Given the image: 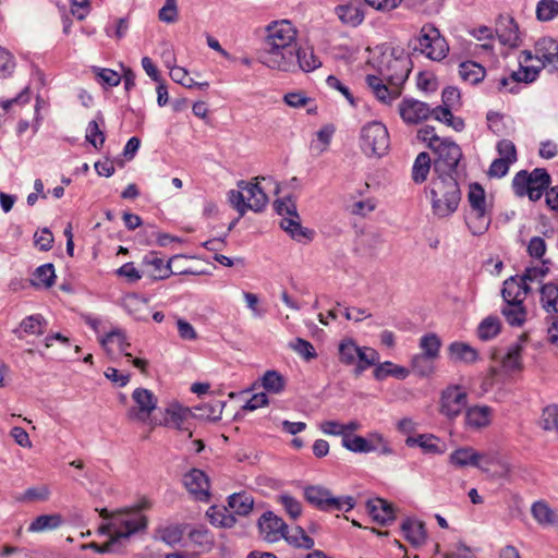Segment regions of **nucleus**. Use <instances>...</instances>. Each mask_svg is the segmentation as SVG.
I'll use <instances>...</instances> for the list:
<instances>
[{
    "label": "nucleus",
    "instance_id": "obj_32",
    "mask_svg": "<svg viewBox=\"0 0 558 558\" xmlns=\"http://www.w3.org/2000/svg\"><path fill=\"white\" fill-rule=\"evenodd\" d=\"M401 530L403 536L414 546L422 545L426 539L424 524L418 520L407 518L401 524Z\"/></svg>",
    "mask_w": 558,
    "mask_h": 558
},
{
    "label": "nucleus",
    "instance_id": "obj_21",
    "mask_svg": "<svg viewBox=\"0 0 558 558\" xmlns=\"http://www.w3.org/2000/svg\"><path fill=\"white\" fill-rule=\"evenodd\" d=\"M496 35L502 45L517 47L520 39L519 25L512 16L500 15L496 25Z\"/></svg>",
    "mask_w": 558,
    "mask_h": 558
},
{
    "label": "nucleus",
    "instance_id": "obj_50",
    "mask_svg": "<svg viewBox=\"0 0 558 558\" xmlns=\"http://www.w3.org/2000/svg\"><path fill=\"white\" fill-rule=\"evenodd\" d=\"M535 13L541 22L553 21L558 16V0H539Z\"/></svg>",
    "mask_w": 558,
    "mask_h": 558
},
{
    "label": "nucleus",
    "instance_id": "obj_28",
    "mask_svg": "<svg viewBox=\"0 0 558 558\" xmlns=\"http://www.w3.org/2000/svg\"><path fill=\"white\" fill-rule=\"evenodd\" d=\"M465 222L473 235H482L490 226L492 213L490 210H469Z\"/></svg>",
    "mask_w": 558,
    "mask_h": 558
},
{
    "label": "nucleus",
    "instance_id": "obj_20",
    "mask_svg": "<svg viewBox=\"0 0 558 558\" xmlns=\"http://www.w3.org/2000/svg\"><path fill=\"white\" fill-rule=\"evenodd\" d=\"M335 13L342 24L357 27L365 19L364 3L361 0H352L337 5Z\"/></svg>",
    "mask_w": 558,
    "mask_h": 558
},
{
    "label": "nucleus",
    "instance_id": "obj_47",
    "mask_svg": "<svg viewBox=\"0 0 558 558\" xmlns=\"http://www.w3.org/2000/svg\"><path fill=\"white\" fill-rule=\"evenodd\" d=\"M500 332V320L496 316L484 318L477 327V336L481 340L487 341Z\"/></svg>",
    "mask_w": 558,
    "mask_h": 558
},
{
    "label": "nucleus",
    "instance_id": "obj_4",
    "mask_svg": "<svg viewBox=\"0 0 558 558\" xmlns=\"http://www.w3.org/2000/svg\"><path fill=\"white\" fill-rule=\"evenodd\" d=\"M228 199L232 207L239 213V218L229 226L231 230L241 217L250 209L260 211L265 208L268 197L259 187L258 183L239 181L238 190H231L228 193Z\"/></svg>",
    "mask_w": 558,
    "mask_h": 558
},
{
    "label": "nucleus",
    "instance_id": "obj_38",
    "mask_svg": "<svg viewBox=\"0 0 558 558\" xmlns=\"http://www.w3.org/2000/svg\"><path fill=\"white\" fill-rule=\"evenodd\" d=\"M99 342L106 351H109L110 343L116 342L121 353L128 357H132L131 353L128 352V349L131 347V344L128 341L124 331L120 328H114L107 332L99 339Z\"/></svg>",
    "mask_w": 558,
    "mask_h": 558
},
{
    "label": "nucleus",
    "instance_id": "obj_53",
    "mask_svg": "<svg viewBox=\"0 0 558 558\" xmlns=\"http://www.w3.org/2000/svg\"><path fill=\"white\" fill-rule=\"evenodd\" d=\"M542 70L543 69L539 65H523L521 63L518 71H512V78L517 81L518 84H531L538 78Z\"/></svg>",
    "mask_w": 558,
    "mask_h": 558
},
{
    "label": "nucleus",
    "instance_id": "obj_51",
    "mask_svg": "<svg viewBox=\"0 0 558 558\" xmlns=\"http://www.w3.org/2000/svg\"><path fill=\"white\" fill-rule=\"evenodd\" d=\"M484 465L489 470L490 465H496L498 470L495 471L494 475L499 478H506L511 472V465L500 458L497 453H486L483 456Z\"/></svg>",
    "mask_w": 558,
    "mask_h": 558
},
{
    "label": "nucleus",
    "instance_id": "obj_57",
    "mask_svg": "<svg viewBox=\"0 0 558 558\" xmlns=\"http://www.w3.org/2000/svg\"><path fill=\"white\" fill-rule=\"evenodd\" d=\"M377 207V201L373 197H366L355 201L349 207L351 214L365 217Z\"/></svg>",
    "mask_w": 558,
    "mask_h": 558
},
{
    "label": "nucleus",
    "instance_id": "obj_9",
    "mask_svg": "<svg viewBox=\"0 0 558 558\" xmlns=\"http://www.w3.org/2000/svg\"><path fill=\"white\" fill-rule=\"evenodd\" d=\"M360 146L368 157H383L390 147V136L387 128L379 121H372L361 130Z\"/></svg>",
    "mask_w": 558,
    "mask_h": 558
},
{
    "label": "nucleus",
    "instance_id": "obj_61",
    "mask_svg": "<svg viewBox=\"0 0 558 558\" xmlns=\"http://www.w3.org/2000/svg\"><path fill=\"white\" fill-rule=\"evenodd\" d=\"M94 72L100 83L107 85L108 87H114L121 83V75L111 69L95 68Z\"/></svg>",
    "mask_w": 558,
    "mask_h": 558
},
{
    "label": "nucleus",
    "instance_id": "obj_48",
    "mask_svg": "<svg viewBox=\"0 0 558 558\" xmlns=\"http://www.w3.org/2000/svg\"><path fill=\"white\" fill-rule=\"evenodd\" d=\"M520 286L518 283V277H510L504 282L501 290V296L505 303H523L524 300L520 292Z\"/></svg>",
    "mask_w": 558,
    "mask_h": 558
},
{
    "label": "nucleus",
    "instance_id": "obj_46",
    "mask_svg": "<svg viewBox=\"0 0 558 558\" xmlns=\"http://www.w3.org/2000/svg\"><path fill=\"white\" fill-rule=\"evenodd\" d=\"M440 347L441 340L434 332L425 333L420 339V348L422 350V355L429 356L436 360L439 356Z\"/></svg>",
    "mask_w": 558,
    "mask_h": 558
},
{
    "label": "nucleus",
    "instance_id": "obj_49",
    "mask_svg": "<svg viewBox=\"0 0 558 558\" xmlns=\"http://www.w3.org/2000/svg\"><path fill=\"white\" fill-rule=\"evenodd\" d=\"M434 361V359L418 353L413 355L411 360V367L417 376L428 377L435 371Z\"/></svg>",
    "mask_w": 558,
    "mask_h": 558
},
{
    "label": "nucleus",
    "instance_id": "obj_23",
    "mask_svg": "<svg viewBox=\"0 0 558 558\" xmlns=\"http://www.w3.org/2000/svg\"><path fill=\"white\" fill-rule=\"evenodd\" d=\"M174 257L170 258L168 262L159 256L157 252H149L143 257V264L147 267H150V275L154 279L163 280L169 278L172 275L171 270V262Z\"/></svg>",
    "mask_w": 558,
    "mask_h": 558
},
{
    "label": "nucleus",
    "instance_id": "obj_60",
    "mask_svg": "<svg viewBox=\"0 0 558 558\" xmlns=\"http://www.w3.org/2000/svg\"><path fill=\"white\" fill-rule=\"evenodd\" d=\"M274 207H275L276 213L279 216H282V218L296 216V214H298L295 202L292 199L291 196H286V197L277 199L274 203Z\"/></svg>",
    "mask_w": 558,
    "mask_h": 558
},
{
    "label": "nucleus",
    "instance_id": "obj_16",
    "mask_svg": "<svg viewBox=\"0 0 558 558\" xmlns=\"http://www.w3.org/2000/svg\"><path fill=\"white\" fill-rule=\"evenodd\" d=\"M258 526L264 538L269 543L278 542L284 536L288 525L277 514L266 511L258 520Z\"/></svg>",
    "mask_w": 558,
    "mask_h": 558
},
{
    "label": "nucleus",
    "instance_id": "obj_40",
    "mask_svg": "<svg viewBox=\"0 0 558 558\" xmlns=\"http://www.w3.org/2000/svg\"><path fill=\"white\" fill-rule=\"evenodd\" d=\"M105 125V119L101 112H97L95 119L89 121L86 128V141L95 148L101 147L105 143V134L101 126Z\"/></svg>",
    "mask_w": 558,
    "mask_h": 558
},
{
    "label": "nucleus",
    "instance_id": "obj_58",
    "mask_svg": "<svg viewBox=\"0 0 558 558\" xmlns=\"http://www.w3.org/2000/svg\"><path fill=\"white\" fill-rule=\"evenodd\" d=\"M15 69V61L12 53L0 46V80L12 75Z\"/></svg>",
    "mask_w": 558,
    "mask_h": 558
},
{
    "label": "nucleus",
    "instance_id": "obj_15",
    "mask_svg": "<svg viewBox=\"0 0 558 558\" xmlns=\"http://www.w3.org/2000/svg\"><path fill=\"white\" fill-rule=\"evenodd\" d=\"M497 150L499 157L496 158L489 169L487 174L498 175V174H507L509 171L510 165H512L517 160V150L514 144L509 140H501L497 144Z\"/></svg>",
    "mask_w": 558,
    "mask_h": 558
},
{
    "label": "nucleus",
    "instance_id": "obj_14",
    "mask_svg": "<svg viewBox=\"0 0 558 558\" xmlns=\"http://www.w3.org/2000/svg\"><path fill=\"white\" fill-rule=\"evenodd\" d=\"M398 110L401 119L407 124H418L432 114V108L426 102L408 97L401 100Z\"/></svg>",
    "mask_w": 558,
    "mask_h": 558
},
{
    "label": "nucleus",
    "instance_id": "obj_22",
    "mask_svg": "<svg viewBox=\"0 0 558 558\" xmlns=\"http://www.w3.org/2000/svg\"><path fill=\"white\" fill-rule=\"evenodd\" d=\"M367 511L373 520L380 525H389L395 521V509L390 502L383 498H375L367 501Z\"/></svg>",
    "mask_w": 558,
    "mask_h": 558
},
{
    "label": "nucleus",
    "instance_id": "obj_62",
    "mask_svg": "<svg viewBox=\"0 0 558 558\" xmlns=\"http://www.w3.org/2000/svg\"><path fill=\"white\" fill-rule=\"evenodd\" d=\"M185 416L186 411L180 407L167 409L166 424L173 425L179 430H189L183 425Z\"/></svg>",
    "mask_w": 558,
    "mask_h": 558
},
{
    "label": "nucleus",
    "instance_id": "obj_52",
    "mask_svg": "<svg viewBox=\"0 0 558 558\" xmlns=\"http://www.w3.org/2000/svg\"><path fill=\"white\" fill-rule=\"evenodd\" d=\"M262 385L268 392L280 393L284 389V378L277 371H267L262 377Z\"/></svg>",
    "mask_w": 558,
    "mask_h": 558
},
{
    "label": "nucleus",
    "instance_id": "obj_37",
    "mask_svg": "<svg viewBox=\"0 0 558 558\" xmlns=\"http://www.w3.org/2000/svg\"><path fill=\"white\" fill-rule=\"evenodd\" d=\"M459 74L463 81L475 85L484 80L486 70L475 61H464L459 65Z\"/></svg>",
    "mask_w": 558,
    "mask_h": 558
},
{
    "label": "nucleus",
    "instance_id": "obj_25",
    "mask_svg": "<svg viewBox=\"0 0 558 558\" xmlns=\"http://www.w3.org/2000/svg\"><path fill=\"white\" fill-rule=\"evenodd\" d=\"M408 447H420L424 453L428 454H441L445 452L444 446L440 440L433 434H421L415 437H408L405 439Z\"/></svg>",
    "mask_w": 558,
    "mask_h": 558
},
{
    "label": "nucleus",
    "instance_id": "obj_6",
    "mask_svg": "<svg viewBox=\"0 0 558 558\" xmlns=\"http://www.w3.org/2000/svg\"><path fill=\"white\" fill-rule=\"evenodd\" d=\"M550 177H513L512 187L517 196L538 201L545 193L547 205L558 210V186L548 190Z\"/></svg>",
    "mask_w": 558,
    "mask_h": 558
},
{
    "label": "nucleus",
    "instance_id": "obj_39",
    "mask_svg": "<svg viewBox=\"0 0 558 558\" xmlns=\"http://www.w3.org/2000/svg\"><path fill=\"white\" fill-rule=\"evenodd\" d=\"M523 345L517 341L508 347L506 355L502 357L501 366L506 372H517L522 368Z\"/></svg>",
    "mask_w": 558,
    "mask_h": 558
},
{
    "label": "nucleus",
    "instance_id": "obj_33",
    "mask_svg": "<svg viewBox=\"0 0 558 558\" xmlns=\"http://www.w3.org/2000/svg\"><path fill=\"white\" fill-rule=\"evenodd\" d=\"M228 506L238 515L245 517L254 507V498L250 493H234L228 497Z\"/></svg>",
    "mask_w": 558,
    "mask_h": 558
},
{
    "label": "nucleus",
    "instance_id": "obj_19",
    "mask_svg": "<svg viewBox=\"0 0 558 558\" xmlns=\"http://www.w3.org/2000/svg\"><path fill=\"white\" fill-rule=\"evenodd\" d=\"M471 447H461L453 450L449 456V463L456 468L474 466L483 472H488L484 465L483 456Z\"/></svg>",
    "mask_w": 558,
    "mask_h": 558
},
{
    "label": "nucleus",
    "instance_id": "obj_10",
    "mask_svg": "<svg viewBox=\"0 0 558 558\" xmlns=\"http://www.w3.org/2000/svg\"><path fill=\"white\" fill-rule=\"evenodd\" d=\"M434 151L437 155L434 163L436 172H439V174H452V172H457L462 158V151L458 144L449 140H444L441 143L435 145Z\"/></svg>",
    "mask_w": 558,
    "mask_h": 558
},
{
    "label": "nucleus",
    "instance_id": "obj_55",
    "mask_svg": "<svg viewBox=\"0 0 558 558\" xmlns=\"http://www.w3.org/2000/svg\"><path fill=\"white\" fill-rule=\"evenodd\" d=\"M289 347L306 361L313 360L317 356L314 345L303 338H295L289 343Z\"/></svg>",
    "mask_w": 558,
    "mask_h": 558
},
{
    "label": "nucleus",
    "instance_id": "obj_26",
    "mask_svg": "<svg viewBox=\"0 0 558 558\" xmlns=\"http://www.w3.org/2000/svg\"><path fill=\"white\" fill-rule=\"evenodd\" d=\"M46 325L47 322L41 314H33L26 316L13 332L19 339H23L25 335L41 336Z\"/></svg>",
    "mask_w": 558,
    "mask_h": 558
},
{
    "label": "nucleus",
    "instance_id": "obj_56",
    "mask_svg": "<svg viewBox=\"0 0 558 558\" xmlns=\"http://www.w3.org/2000/svg\"><path fill=\"white\" fill-rule=\"evenodd\" d=\"M550 265L551 263L549 259H543L541 265L527 267L523 274L524 279L530 280L531 282H541L549 274Z\"/></svg>",
    "mask_w": 558,
    "mask_h": 558
},
{
    "label": "nucleus",
    "instance_id": "obj_54",
    "mask_svg": "<svg viewBox=\"0 0 558 558\" xmlns=\"http://www.w3.org/2000/svg\"><path fill=\"white\" fill-rule=\"evenodd\" d=\"M277 501L291 519L296 520L302 514V505L295 497L289 494H280L277 496Z\"/></svg>",
    "mask_w": 558,
    "mask_h": 558
},
{
    "label": "nucleus",
    "instance_id": "obj_7",
    "mask_svg": "<svg viewBox=\"0 0 558 558\" xmlns=\"http://www.w3.org/2000/svg\"><path fill=\"white\" fill-rule=\"evenodd\" d=\"M414 51H420L433 61H441L449 52V46L433 24H425L418 35L410 41Z\"/></svg>",
    "mask_w": 558,
    "mask_h": 558
},
{
    "label": "nucleus",
    "instance_id": "obj_1",
    "mask_svg": "<svg viewBox=\"0 0 558 558\" xmlns=\"http://www.w3.org/2000/svg\"><path fill=\"white\" fill-rule=\"evenodd\" d=\"M296 29L287 20L275 21L266 27V36L258 51L260 63L272 70H292Z\"/></svg>",
    "mask_w": 558,
    "mask_h": 558
},
{
    "label": "nucleus",
    "instance_id": "obj_36",
    "mask_svg": "<svg viewBox=\"0 0 558 558\" xmlns=\"http://www.w3.org/2000/svg\"><path fill=\"white\" fill-rule=\"evenodd\" d=\"M501 313L512 327H521L526 320V308L523 303H505Z\"/></svg>",
    "mask_w": 558,
    "mask_h": 558
},
{
    "label": "nucleus",
    "instance_id": "obj_2",
    "mask_svg": "<svg viewBox=\"0 0 558 558\" xmlns=\"http://www.w3.org/2000/svg\"><path fill=\"white\" fill-rule=\"evenodd\" d=\"M146 507H148V504L144 502L141 507L124 509L113 513H110L107 509H101L100 517L105 520L110 519V523L106 529L112 531V536L110 541L104 545L89 543L86 547L99 554L113 551V545L121 538H128L146 529L147 518L141 512V510Z\"/></svg>",
    "mask_w": 558,
    "mask_h": 558
},
{
    "label": "nucleus",
    "instance_id": "obj_42",
    "mask_svg": "<svg viewBox=\"0 0 558 558\" xmlns=\"http://www.w3.org/2000/svg\"><path fill=\"white\" fill-rule=\"evenodd\" d=\"M54 267L51 263H47L36 268L31 283L36 288L43 287L48 289L54 284Z\"/></svg>",
    "mask_w": 558,
    "mask_h": 558
},
{
    "label": "nucleus",
    "instance_id": "obj_59",
    "mask_svg": "<svg viewBox=\"0 0 558 558\" xmlns=\"http://www.w3.org/2000/svg\"><path fill=\"white\" fill-rule=\"evenodd\" d=\"M542 426L545 430H558V405L551 404L543 410Z\"/></svg>",
    "mask_w": 558,
    "mask_h": 558
},
{
    "label": "nucleus",
    "instance_id": "obj_29",
    "mask_svg": "<svg viewBox=\"0 0 558 558\" xmlns=\"http://www.w3.org/2000/svg\"><path fill=\"white\" fill-rule=\"evenodd\" d=\"M492 409L487 405H475L466 409L465 424L471 428H482L490 423Z\"/></svg>",
    "mask_w": 558,
    "mask_h": 558
},
{
    "label": "nucleus",
    "instance_id": "obj_8",
    "mask_svg": "<svg viewBox=\"0 0 558 558\" xmlns=\"http://www.w3.org/2000/svg\"><path fill=\"white\" fill-rule=\"evenodd\" d=\"M304 498L313 507L325 512H349L355 506V499L353 497L333 496L328 488L320 485H312L305 487Z\"/></svg>",
    "mask_w": 558,
    "mask_h": 558
},
{
    "label": "nucleus",
    "instance_id": "obj_18",
    "mask_svg": "<svg viewBox=\"0 0 558 558\" xmlns=\"http://www.w3.org/2000/svg\"><path fill=\"white\" fill-rule=\"evenodd\" d=\"M293 63L292 70H283L284 72H295L301 70L305 73L313 72L322 66L320 59L315 54L312 46H298L293 48Z\"/></svg>",
    "mask_w": 558,
    "mask_h": 558
},
{
    "label": "nucleus",
    "instance_id": "obj_63",
    "mask_svg": "<svg viewBox=\"0 0 558 558\" xmlns=\"http://www.w3.org/2000/svg\"><path fill=\"white\" fill-rule=\"evenodd\" d=\"M158 17L160 21L171 24L178 20L177 0H166L159 10Z\"/></svg>",
    "mask_w": 558,
    "mask_h": 558
},
{
    "label": "nucleus",
    "instance_id": "obj_13",
    "mask_svg": "<svg viewBox=\"0 0 558 558\" xmlns=\"http://www.w3.org/2000/svg\"><path fill=\"white\" fill-rule=\"evenodd\" d=\"M535 60L550 74L558 73V41L551 37H542L535 43Z\"/></svg>",
    "mask_w": 558,
    "mask_h": 558
},
{
    "label": "nucleus",
    "instance_id": "obj_35",
    "mask_svg": "<svg viewBox=\"0 0 558 558\" xmlns=\"http://www.w3.org/2000/svg\"><path fill=\"white\" fill-rule=\"evenodd\" d=\"M62 523L63 518L61 514H41L35 518V520L29 524L27 531L32 533L52 531L60 527Z\"/></svg>",
    "mask_w": 558,
    "mask_h": 558
},
{
    "label": "nucleus",
    "instance_id": "obj_30",
    "mask_svg": "<svg viewBox=\"0 0 558 558\" xmlns=\"http://www.w3.org/2000/svg\"><path fill=\"white\" fill-rule=\"evenodd\" d=\"M449 357L454 362L471 364L477 361V351L468 343L454 341L448 347Z\"/></svg>",
    "mask_w": 558,
    "mask_h": 558
},
{
    "label": "nucleus",
    "instance_id": "obj_24",
    "mask_svg": "<svg viewBox=\"0 0 558 558\" xmlns=\"http://www.w3.org/2000/svg\"><path fill=\"white\" fill-rule=\"evenodd\" d=\"M280 227L295 241L310 242L314 238V231L302 227L300 216L283 217Z\"/></svg>",
    "mask_w": 558,
    "mask_h": 558
},
{
    "label": "nucleus",
    "instance_id": "obj_31",
    "mask_svg": "<svg viewBox=\"0 0 558 558\" xmlns=\"http://www.w3.org/2000/svg\"><path fill=\"white\" fill-rule=\"evenodd\" d=\"M341 445L349 451L354 453H369L377 450V445L373 444L371 434L368 438L360 435H344Z\"/></svg>",
    "mask_w": 558,
    "mask_h": 558
},
{
    "label": "nucleus",
    "instance_id": "obj_64",
    "mask_svg": "<svg viewBox=\"0 0 558 558\" xmlns=\"http://www.w3.org/2000/svg\"><path fill=\"white\" fill-rule=\"evenodd\" d=\"M477 549L459 542L450 550V558H477Z\"/></svg>",
    "mask_w": 558,
    "mask_h": 558
},
{
    "label": "nucleus",
    "instance_id": "obj_44",
    "mask_svg": "<svg viewBox=\"0 0 558 558\" xmlns=\"http://www.w3.org/2000/svg\"><path fill=\"white\" fill-rule=\"evenodd\" d=\"M189 539L194 545L197 553L209 551L214 541L210 533L206 529H194L189 533Z\"/></svg>",
    "mask_w": 558,
    "mask_h": 558
},
{
    "label": "nucleus",
    "instance_id": "obj_3",
    "mask_svg": "<svg viewBox=\"0 0 558 558\" xmlns=\"http://www.w3.org/2000/svg\"><path fill=\"white\" fill-rule=\"evenodd\" d=\"M428 189L432 213L435 217L444 219L457 211L461 191L454 177H433Z\"/></svg>",
    "mask_w": 558,
    "mask_h": 558
},
{
    "label": "nucleus",
    "instance_id": "obj_45",
    "mask_svg": "<svg viewBox=\"0 0 558 558\" xmlns=\"http://www.w3.org/2000/svg\"><path fill=\"white\" fill-rule=\"evenodd\" d=\"M207 515L214 525L221 527H232L236 522L234 514L230 513L225 507H210L207 511Z\"/></svg>",
    "mask_w": 558,
    "mask_h": 558
},
{
    "label": "nucleus",
    "instance_id": "obj_11",
    "mask_svg": "<svg viewBox=\"0 0 558 558\" xmlns=\"http://www.w3.org/2000/svg\"><path fill=\"white\" fill-rule=\"evenodd\" d=\"M132 399L135 405L128 410V418L134 422L146 423L153 411L157 408V398L148 389L136 388L132 393Z\"/></svg>",
    "mask_w": 558,
    "mask_h": 558
},
{
    "label": "nucleus",
    "instance_id": "obj_34",
    "mask_svg": "<svg viewBox=\"0 0 558 558\" xmlns=\"http://www.w3.org/2000/svg\"><path fill=\"white\" fill-rule=\"evenodd\" d=\"M531 513L535 521L543 526L555 525L558 523V514L546 501H535L531 507Z\"/></svg>",
    "mask_w": 558,
    "mask_h": 558
},
{
    "label": "nucleus",
    "instance_id": "obj_41",
    "mask_svg": "<svg viewBox=\"0 0 558 558\" xmlns=\"http://www.w3.org/2000/svg\"><path fill=\"white\" fill-rule=\"evenodd\" d=\"M282 538L295 548L312 549L315 545L314 539L301 526H295L291 531L287 529Z\"/></svg>",
    "mask_w": 558,
    "mask_h": 558
},
{
    "label": "nucleus",
    "instance_id": "obj_43",
    "mask_svg": "<svg viewBox=\"0 0 558 558\" xmlns=\"http://www.w3.org/2000/svg\"><path fill=\"white\" fill-rule=\"evenodd\" d=\"M468 202L470 204L469 210H490L486 201L485 190L478 183H471L469 185Z\"/></svg>",
    "mask_w": 558,
    "mask_h": 558
},
{
    "label": "nucleus",
    "instance_id": "obj_17",
    "mask_svg": "<svg viewBox=\"0 0 558 558\" xmlns=\"http://www.w3.org/2000/svg\"><path fill=\"white\" fill-rule=\"evenodd\" d=\"M183 484L190 494L199 501H207L209 498V481L205 472L192 469L183 477Z\"/></svg>",
    "mask_w": 558,
    "mask_h": 558
},
{
    "label": "nucleus",
    "instance_id": "obj_27",
    "mask_svg": "<svg viewBox=\"0 0 558 558\" xmlns=\"http://www.w3.org/2000/svg\"><path fill=\"white\" fill-rule=\"evenodd\" d=\"M539 303L548 316L558 315V283L547 282L539 287Z\"/></svg>",
    "mask_w": 558,
    "mask_h": 558
},
{
    "label": "nucleus",
    "instance_id": "obj_5",
    "mask_svg": "<svg viewBox=\"0 0 558 558\" xmlns=\"http://www.w3.org/2000/svg\"><path fill=\"white\" fill-rule=\"evenodd\" d=\"M338 355L341 364L353 366L356 377L379 363V353L375 349L360 347L352 338H344L339 342Z\"/></svg>",
    "mask_w": 558,
    "mask_h": 558
},
{
    "label": "nucleus",
    "instance_id": "obj_12",
    "mask_svg": "<svg viewBox=\"0 0 558 558\" xmlns=\"http://www.w3.org/2000/svg\"><path fill=\"white\" fill-rule=\"evenodd\" d=\"M468 404V393L460 386H449L441 392L440 413L452 420L459 416Z\"/></svg>",
    "mask_w": 558,
    "mask_h": 558
}]
</instances>
